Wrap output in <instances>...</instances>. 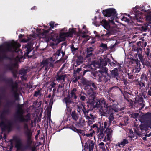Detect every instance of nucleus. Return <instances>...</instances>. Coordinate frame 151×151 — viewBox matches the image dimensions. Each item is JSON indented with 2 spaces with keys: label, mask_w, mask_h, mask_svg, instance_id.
Listing matches in <instances>:
<instances>
[{
  "label": "nucleus",
  "mask_w": 151,
  "mask_h": 151,
  "mask_svg": "<svg viewBox=\"0 0 151 151\" xmlns=\"http://www.w3.org/2000/svg\"><path fill=\"white\" fill-rule=\"evenodd\" d=\"M108 70L106 67H103L100 70L92 72L91 76L94 79L98 78V81L100 82L106 83L109 81L111 78L118 79L119 73L117 68H115L114 70H110V75L108 73Z\"/></svg>",
  "instance_id": "nucleus-1"
},
{
  "label": "nucleus",
  "mask_w": 151,
  "mask_h": 151,
  "mask_svg": "<svg viewBox=\"0 0 151 151\" xmlns=\"http://www.w3.org/2000/svg\"><path fill=\"white\" fill-rule=\"evenodd\" d=\"M96 102L94 107L99 108L102 116L106 117L109 116L108 122L110 125L111 124V121L114 118L113 113L110 109V106L106 103L104 98L98 99Z\"/></svg>",
  "instance_id": "nucleus-2"
},
{
  "label": "nucleus",
  "mask_w": 151,
  "mask_h": 151,
  "mask_svg": "<svg viewBox=\"0 0 151 151\" xmlns=\"http://www.w3.org/2000/svg\"><path fill=\"white\" fill-rule=\"evenodd\" d=\"M76 33V29L73 28H70L68 31L66 32H60L59 34V38H58L57 35L54 33H51L50 37V40L56 43L57 45L61 41H65L66 37H72L74 34Z\"/></svg>",
  "instance_id": "nucleus-3"
},
{
  "label": "nucleus",
  "mask_w": 151,
  "mask_h": 151,
  "mask_svg": "<svg viewBox=\"0 0 151 151\" xmlns=\"http://www.w3.org/2000/svg\"><path fill=\"white\" fill-rule=\"evenodd\" d=\"M21 45L19 43H18L14 41L12 43H6L5 44V48L4 49L2 45L0 46V52L1 51L3 53L2 56H0V61L4 60H11L12 59L10 57L8 56L5 53V52L12 51V49L13 47H20Z\"/></svg>",
  "instance_id": "nucleus-4"
},
{
  "label": "nucleus",
  "mask_w": 151,
  "mask_h": 151,
  "mask_svg": "<svg viewBox=\"0 0 151 151\" xmlns=\"http://www.w3.org/2000/svg\"><path fill=\"white\" fill-rule=\"evenodd\" d=\"M22 106V105H19L18 106V109L16 113V118L19 122H27L31 119L30 114L27 113L25 116H23L24 111Z\"/></svg>",
  "instance_id": "nucleus-5"
},
{
  "label": "nucleus",
  "mask_w": 151,
  "mask_h": 151,
  "mask_svg": "<svg viewBox=\"0 0 151 151\" xmlns=\"http://www.w3.org/2000/svg\"><path fill=\"white\" fill-rule=\"evenodd\" d=\"M66 77V75L64 74L63 72L60 70L57 72L56 77L55 78L54 81L52 82L50 85H56L55 83L56 81L59 82L60 81H62L63 82H64Z\"/></svg>",
  "instance_id": "nucleus-6"
},
{
  "label": "nucleus",
  "mask_w": 151,
  "mask_h": 151,
  "mask_svg": "<svg viewBox=\"0 0 151 151\" xmlns=\"http://www.w3.org/2000/svg\"><path fill=\"white\" fill-rule=\"evenodd\" d=\"M33 44L31 42H28L23 45L22 47V51L24 52V55L28 56V54L33 49Z\"/></svg>",
  "instance_id": "nucleus-7"
},
{
  "label": "nucleus",
  "mask_w": 151,
  "mask_h": 151,
  "mask_svg": "<svg viewBox=\"0 0 151 151\" xmlns=\"http://www.w3.org/2000/svg\"><path fill=\"white\" fill-rule=\"evenodd\" d=\"M103 14L105 16L110 17L111 16L115 17L117 15L116 11L115 9L113 8H110L104 10L102 11Z\"/></svg>",
  "instance_id": "nucleus-8"
},
{
  "label": "nucleus",
  "mask_w": 151,
  "mask_h": 151,
  "mask_svg": "<svg viewBox=\"0 0 151 151\" xmlns=\"http://www.w3.org/2000/svg\"><path fill=\"white\" fill-rule=\"evenodd\" d=\"M10 142L14 141L15 142V147L17 150H21L23 147V145L20 139L18 136H13V139L10 140Z\"/></svg>",
  "instance_id": "nucleus-9"
},
{
  "label": "nucleus",
  "mask_w": 151,
  "mask_h": 151,
  "mask_svg": "<svg viewBox=\"0 0 151 151\" xmlns=\"http://www.w3.org/2000/svg\"><path fill=\"white\" fill-rule=\"evenodd\" d=\"M101 25L107 30L106 33L105 34H103L101 36H106L109 37V36L112 35L111 32L109 31L110 28L109 22L106 20H103L101 22Z\"/></svg>",
  "instance_id": "nucleus-10"
},
{
  "label": "nucleus",
  "mask_w": 151,
  "mask_h": 151,
  "mask_svg": "<svg viewBox=\"0 0 151 151\" xmlns=\"http://www.w3.org/2000/svg\"><path fill=\"white\" fill-rule=\"evenodd\" d=\"M137 8L136 6L133 8L132 12L134 15V16H133V17H134V19H136L138 22H142L141 17L142 14H141V13L140 11L137 10Z\"/></svg>",
  "instance_id": "nucleus-11"
},
{
  "label": "nucleus",
  "mask_w": 151,
  "mask_h": 151,
  "mask_svg": "<svg viewBox=\"0 0 151 151\" xmlns=\"http://www.w3.org/2000/svg\"><path fill=\"white\" fill-rule=\"evenodd\" d=\"M141 119L143 122H144L148 125L151 123V113H147L145 115H143Z\"/></svg>",
  "instance_id": "nucleus-12"
},
{
  "label": "nucleus",
  "mask_w": 151,
  "mask_h": 151,
  "mask_svg": "<svg viewBox=\"0 0 151 151\" xmlns=\"http://www.w3.org/2000/svg\"><path fill=\"white\" fill-rule=\"evenodd\" d=\"M100 63L98 64V68L100 70L102 67H105V66L106 65L107 63L110 62L111 60L108 58L100 59Z\"/></svg>",
  "instance_id": "nucleus-13"
},
{
  "label": "nucleus",
  "mask_w": 151,
  "mask_h": 151,
  "mask_svg": "<svg viewBox=\"0 0 151 151\" xmlns=\"http://www.w3.org/2000/svg\"><path fill=\"white\" fill-rule=\"evenodd\" d=\"M18 66V64L17 62L13 63L10 62L8 64L5 65L4 67L6 70L11 71L14 68H17Z\"/></svg>",
  "instance_id": "nucleus-14"
},
{
  "label": "nucleus",
  "mask_w": 151,
  "mask_h": 151,
  "mask_svg": "<svg viewBox=\"0 0 151 151\" xmlns=\"http://www.w3.org/2000/svg\"><path fill=\"white\" fill-rule=\"evenodd\" d=\"M0 125H3L4 127L2 128L3 130H7L9 132L11 128L12 124L11 122L9 121H8L6 124H4L3 121H2L0 123Z\"/></svg>",
  "instance_id": "nucleus-15"
},
{
  "label": "nucleus",
  "mask_w": 151,
  "mask_h": 151,
  "mask_svg": "<svg viewBox=\"0 0 151 151\" xmlns=\"http://www.w3.org/2000/svg\"><path fill=\"white\" fill-rule=\"evenodd\" d=\"M28 71L27 69H22L19 70V74L22 75L21 78L23 80H26L28 76L27 74Z\"/></svg>",
  "instance_id": "nucleus-16"
},
{
  "label": "nucleus",
  "mask_w": 151,
  "mask_h": 151,
  "mask_svg": "<svg viewBox=\"0 0 151 151\" xmlns=\"http://www.w3.org/2000/svg\"><path fill=\"white\" fill-rule=\"evenodd\" d=\"M63 103H65L67 108H69L70 105L73 103L72 99L69 96H67L65 97L63 100Z\"/></svg>",
  "instance_id": "nucleus-17"
},
{
  "label": "nucleus",
  "mask_w": 151,
  "mask_h": 151,
  "mask_svg": "<svg viewBox=\"0 0 151 151\" xmlns=\"http://www.w3.org/2000/svg\"><path fill=\"white\" fill-rule=\"evenodd\" d=\"M83 62V57L80 55L78 56L77 57V59L75 60V62L74 63V66L76 67H77L82 63Z\"/></svg>",
  "instance_id": "nucleus-18"
},
{
  "label": "nucleus",
  "mask_w": 151,
  "mask_h": 151,
  "mask_svg": "<svg viewBox=\"0 0 151 151\" xmlns=\"http://www.w3.org/2000/svg\"><path fill=\"white\" fill-rule=\"evenodd\" d=\"M32 133L29 134H25L27 137V148L29 147H30L32 142Z\"/></svg>",
  "instance_id": "nucleus-19"
},
{
  "label": "nucleus",
  "mask_w": 151,
  "mask_h": 151,
  "mask_svg": "<svg viewBox=\"0 0 151 151\" xmlns=\"http://www.w3.org/2000/svg\"><path fill=\"white\" fill-rule=\"evenodd\" d=\"M94 51V49L92 47H89L87 48L86 54V58H90L93 55V52Z\"/></svg>",
  "instance_id": "nucleus-20"
},
{
  "label": "nucleus",
  "mask_w": 151,
  "mask_h": 151,
  "mask_svg": "<svg viewBox=\"0 0 151 151\" xmlns=\"http://www.w3.org/2000/svg\"><path fill=\"white\" fill-rule=\"evenodd\" d=\"M129 142L127 139H122L120 142H118L116 145L120 148L123 147L125 145L128 143Z\"/></svg>",
  "instance_id": "nucleus-21"
},
{
  "label": "nucleus",
  "mask_w": 151,
  "mask_h": 151,
  "mask_svg": "<svg viewBox=\"0 0 151 151\" xmlns=\"http://www.w3.org/2000/svg\"><path fill=\"white\" fill-rule=\"evenodd\" d=\"M2 80L5 82L8 85H14L13 84V79L12 78H8L5 77H4L2 78ZM14 85H18L17 83Z\"/></svg>",
  "instance_id": "nucleus-22"
},
{
  "label": "nucleus",
  "mask_w": 151,
  "mask_h": 151,
  "mask_svg": "<svg viewBox=\"0 0 151 151\" xmlns=\"http://www.w3.org/2000/svg\"><path fill=\"white\" fill-rule=\"evenodd\" d=\"M83 68L84 69L82 75V76H84L86 72L90 71L92 69L91 65H84Z\"/></svg>",
  "instance_id": "nucleus-23"
},
{
  "label": "nucleus",
  "mask_w": 151,
  "mask_h": 151,
  "mask_svg": "<svg viewBox=\"0 0 151 151\" xmlns=\"http://www.w3.org/2000/svg\"><path fill=\"white\" fill-rule=\"evenodd\" d=\"M148 74V73H147V74H146L145 73H143L142 74L140 77L141 78L140 82L142 85H145L144 81H147V80H148L147 77Z\"/></svg>",
  "instance_id": "nucleus-24"
},
{
  "label": "nucleus",
  "mask_w": 151,
  "mask_h": 151,
  "mask_svg": "<svg viewBox=\"0 0 151 151\" xmlns=\"http://www.w3.org/2000/svg\"><path fill=\"white\" fill-rule=\"evenodd\" d=\"M44 27L45 29L48 28V29L44 30L43 32L41 33L40 35L43 38L46 37L50 32L52 31V30H51V29H50L47 26H45Z\"/></svg>",
  "instance_id": "nucleus-25"
},
{
  "label": "nucleus",
  "mask_w": 151,
  "mask_h": 151,
  "mask_svg": "<svg viewBox=\"0 0 151 151\" xmlns=\"http://www.w3.org/2000/svg\"><path fill=\"white\" fill-rule=\"evenodd\" d=\"M88 143L89 151H93L94 147L95 142L93 140H90L88 141Z\"/></svg>",
  "instance_id": "nucleus-26"
},
{
  "label": "nucleus",
  "mask_w": 151,
  "mask_h": 151,
  "mask_svg": "<svg viewBox=\"0 0 151 151\" xmlns=\"http://www.w3.org/2000/svg\"><path fill=\"white\" fill-rule=\"evenodd\" d=\"M71 116L73 119L75 121H77L79 118L78 114L75 111L72 112Z\"/></svg>",
  "instance_id": "nucleus-27"
},
{
  "label": "nucleus",
  "mask_w": 151,
  "mask_h": 151,
  "mask_svg": "<svg viewBox=\"0 0 151 151\" xmlns=\"http://www.w3.org/2000/svg\"><path fill=\"white\" fill-rule=\"evenodd\" d=\"M24 133L25 134H29L32 133L31 130L29 128L28 125L27 124H25L24 126Z\"/></svg>",
  "instance_id": "nucleus-28"
},
{
  "label": "nucleus",
  "mask_w": 151,
  "mask_h": 151,
  "mask_svg": "<svg viewBox=\"0 0 151 151\" xmlns=\"http://www.w3.org/2000/svg\"><path fill=\"white\" fill-rule=\"evenodd\" d=\"M81 80L83 85H91V81H88L85 77H83Z\"/></svg>",
  "instance_id": "nucleus-29"
},
{
  "label": "nucleus",
  "mask_w": 151,
  "mask_h": 151,
  "mask_svg": "<svg viewBox=\"0 0 151 151\" xmlns=\"http://www.w3.org/2000/svg\"><path fill=\"white\" fill-rule=\"evenodd\" d=\"M117 106H115L113 108H111V106H110V109L111 110V111L112 112V114L114 118L111 121V122L112 121L114 120V111L115 112H117L119 111H120V109L119 108H118V107H116Z\"/></svg>",
  "instance_id": "nucleus-30"
},
{
  "label": "nucleus",
  "mask_w": 151,
  "mask_h": 151,
  "mask_svg": "<svg viewBox=\"0 0 151 151\" xmlns=\"http://www.w3.org/2000/svg\"><path fill=\"white\" fill-rule=\"evenodd\" d=\"M104 130L99 129L97 132V133H99L98 134V138L100 139H102L104 136Z\"/></svg>",
  "instance_id": "nucleus-31"
},
{
  "label": "nucleus",
  "mask_w": 151,
  "mask_h": 151,
  "mask_svg": "<svg viewBox=\"0 0 151 151\" xmlns=\"http://www.w3.org/2000/svg\"><path fill=\"white\" fill-rule=\"evenodd\" d=\"M48 61L47 59L45 60H43L41 62H40V66L42 67V68H43L44 66L48 65Z\"/></svg>",
  "instance_id": "nucleus-32"
},
{
  "label": "nucleus",
  "mask_w": 151,
  "mask_h": 151,
  "mask_svg": "<svg viewBox=\"0 0 151 151\" xmlns=\"http://www.w3.org/2000/svg\"><path fill=\"white\" fill-rule=\"evenodd\" d=\"M134 61L135 63L136 64V66L137 68V71H138V72H139L141 69L140 68L141 66L140 61L137 59L134 60Z\"/></svg>",
  "instance_id": "nucleus-33"
},
{
  "label": "nucleus",
  "mask_w": 151,
  "mask_h": 151,
  "mask_svg": "<svg viewBox=\"0 0 151 151\" xmlns=\"http://www.w3.org/2000/svg\"><path fill=\"white\" fill-rule=\"evenodd\" d=\"M139 128L143 132L146 130L147 129V128L148 127L147 126V125L144 124L140 125L139 126Z\"/></svg>",
  "instance_id": "nucleus-34"
},
{
  "label": "nucleus",
  "mask_w": 151,
  "mask_h": 151,
  "mask_svg": "<svg viewBox=\"0 0 151 151\" xmlns=\"http://www.w3.org/2000/svg\"><path fill=\"white\" fill-rule=\"evenodd\" d=\"M115 62H111V61L109 62V64L110 65V66L112 67H114L116 66L117 65L119 67H120V64L119 63L117 62L116 61H114Z\"/></svg>",
  "instance_id": "nucleus-35"
},
{
  "label": "nucleus",
  "mask_w": 151,
  "mask_h": 151,
  "mask_svg": "<svg viewBox=\"0 0 151 151\" xmlns=\"http://www.w3.org/2000/svg\"><path fill=\"white\" fill-rule=\"evenodd\" d=\"M82 110L84 114V116L86 118V119L89 118L87 116V115L89 112V110H86L84 107H83V108Z\"/></svg>",
  "instance_id": "nucleus-36"
},
{
  "label": "nucleus",
  "mask_w": 151,
  "mask_h": 151,
  "mask_svg": "<svg viewBox=\"0 0 151 151\" xmlns=\"http://www.w3.org/2000/svg\"><path fill=\"white\" fill-rule=\"evenodd\" d=\"M107 125V123L106 122H104V123H102L101 125L99 123V125L100 126L99 129L104 130V129L106 128Z\"/></svg>",
  "instance_id": "nucleus-37"
},
{
  "label": "nucleus",
  "mask_w": 151,
  "mask_h": 151,
  "mask_svg": "<svg viewBox=\"0 0 151 151\" xmlns=\"http://www.w3.org/2000/svg\"><path fill=\"white\" fill-rule=\"evenodd\" d=\"M77 107L78 109L79 110H78V112H80V111L81 110H82L83 108V107H84L83 103L81 102H79V104L77 105Z\"/></svg>",
  "instance_id": "nucleus-38"
},
{
  "label": "nucleus",
  "mask_w": 151,
  "mask_h": 151,
  "mask_svg": "<svg viewBox=\"0 0 151 151\" xmlns=\"http://www.w3.org/2000/svg\"><path fill=\"white\" fill-rule=\"evenodd\" d=\"M100 47H102L104 51H105L108 50V48L106 44L102 43L100 45Z\"/></svg>",
  "instance_id": "nucleus-39"
},
{
  "label": "nucleus",
  "mask_w": 151,
  "mask_h": 151,
  "mask_svg": "<svg viewBox=\"0 0 151 151\" xmlns=\"http://www.w3.org/2000/svg\"><path fill=\"white\" fill-rule=\"evenodd\" d=\"M151 50L149 48H147L146 49L145 53L148 58H149L150 57H151Z\"/></svg>",
  "instance_id": "nucleus-40"
},
{
  "label": "nucleus",
  "mask_w": 151,
  "mask_h": 151,
  "mask_svg": "<svg viewBox=\"0 0 151 151\" xmlns=\"http://www.w3.org/2000/svg\"><path fill=\"white\" fill-rule=\"evenodd\" d=\"M134 51L137 52V55L142 53V49L140 47H135L134 48Z\"/></svg>",
  "instance_id": "nucleus-41"
},
{
  "label": "nucleus",
  "mask_w": 151,
  "mask_h": 151,
  "mask_svg": "<svg viewBox=\"0 0 151 151\" xmlns=\"http://www.w3.org/2000/svg\"><path fill=\"white\" fill-rule=\"evenodd\" d=\"M12 91L16 94L18 91V86H11Z\"/></svg>",
  "instance_id": "nucleus-42"
},
{
  "label": "nucleus",
  "mask_w": 151,
  "mask_h": 151,
  "mask_svg": "<svg viewBox=\"0 0 151 151\" xmlns=\"http://www.w3.org/2000/svg\"><path fill=\"white\" fill-rule=\"evenodd\" d=\"M87 116L89 118L86 119L88 120H93L94 119L96 118V116L95 115L93 114L92 113H90L89 115L88 114Z\"/></svg>",
  "instance_id": "nucleus-43"
},
{
  "label": "nucleus",
  "mask_w": 151,
  "mask_h": 151,
  "mask_svg": "<svg viewBox=\"0 0 151 151\" xmlns=\"http://www.w3.org/2000/svg\"><path fill=\"white\" fill-rule=\"evenodd\" d=\"M137 104L138 106L139 107V110H141L142 109L144 108L145 106L144 102H138Z\"/></svg>",
  "instance_id": "nucleus-44"
},
{
  "label": "nucleus",
  "mask_w": 151,
  "mask_h": 151,
  "mask_svg": "<svg viewBox=\"0 0 151 151\" xmlns=\"http://www.w3.org/2000/svg\"><path fill=\"white\" fill-rule=\"evenodd\" d=\"M138 45H139L140 44V45H142V47H145L147 45V42H142L139 41L137 42Z\"/></svg>",
  "instance_id": "nucleus-45"
},
{
  "label": "nucleus",
  "mask_w": 151,
  "mask_h": 151,
  "mask_svg": "<svg viewBox=\"0 0 151 151\" xmlns=\"http://www.w3.org/2000/svg\"><path fill=\"white\" fill-rule=\"evenodd\" d=\"M85 121L84 119H83L82 117L79 118V124H81L82 126L84 125Z\"/></svg>",
  "instance_id": "nucleus-46"
},
{
  "label": "nucleus",
  "mask_w": 151,
  "mask_h": 151,
  "mask_svg": "<svg viewBox=\"0 0 151 151\" xmlns=\"http://www.w3.org/2000/svg\"><path fill=\"white\" fill-rule=\"evenodd\" d=\"M55 22L53 21H51L49 23V25L50 27L49 28L50 29H51L52 30V29H53L54 27H56L55 26H54Z\"/></svg>",
  "instance_id": "nucleus-47"
},
{
  "label": "nucleus",
  "mask_w": 151,
  "mask_h": 151,
  "mask_svg": "<svg viewBox=\"0 0 151 151\" xmlns=\"http://www.w3.org/2000/svg\"><path fill=\"white\" fill-rule=\"evenodd\" d=\"M71 97V99H76L77 98V96L76 95L75 93L73 91H71L70 93Z\"/></svg>",
  "instance_id": "nucleus-48"
},
{
  "label": "nucleus",
  "mask_w": 151,
  "mask_h": 151,
  "mask_svg": "<svg viewBox=\"0 0 151 151\" xmlns=\"http://www.w3.org/2000/svg\"><path fill=\"white\" fill-rule=\"evenodd\" d=\"M11 72H12L13 76L14 78H16L17 76V70H14V69L12 70L11 71Z\"/></svg>",
  "instance_id": "nucleus-49"
},
{
  "label": "nucleus",
  "mask_w": 151,
  "mask_h": 151,
  "mask_svg": "<svg viewBox=\"0 0 151 151\" xmlns=\"http://www.w3.org/2000/svg\"><path fill=\"white\" fill-rule=\"evenodd\" d=\"M133 132L132 131H130L129 133V137L131 138L134 137Z\"/></svg>",
  "instance_id": "nucleus-50"
},
{
  "label": "nucleus",
  "mask_w": 151,
  "mask_h": 151,
  "mask_svg": "<svg viewBox=\"0 0 151 151\" xmlns=\"http://www.w3.org/2000/svg\"><path fill=\"white\" fill-rule=\"evenodd\" d=\"M71 51L72 53H74L78 50V48H75L74 47V45H72L71 47Z\"/></svg>",
  "instance_id": "nucleus-51"
},
{
  "label": "nucleus",
  "mask_w": 151,
  "mask_h": 151,
  "mask_svg": "<svg viewBox=\"0 0 151 151\" xmlns=\"http://www.w3.org/2000/svg\"><path fill=\"white\" fill-rule=\"evenodd\" d=\"M100 148L103 149L105 148L104 144L103 142H101L98 144Z\"/></svg>",
  "instance_id": "nucleus-52"
},
{
  "label": "nucleus",
  "mask_w": 151,
  "mask_h": 151,
  "mask_svg": "<svg viewBox=\"0 0 151 151\" xmlns=\"http://www.w3.org/2000/svg\"><path fill=\"white\" fill-rule=\"evenodd\" d=\"M121 20L122 21H124L127 22H129V19L124 16H123V17L121 19Z\"/></svg>",
  "instance_id": "nucleus-53"
},
{
  "label": "nucleus",
  "mask_w": 151,
  "mask_h": 151,
  "mask_svg": "<svg viewBox=\"0 0 151 151\" xmlns=\"http://www.w3.org/2000/svg\"><path fill=\"white\" fill-rule=\"evenodd\" d=\"M71 129L75 132H76L78 133H81V130L78 129H77L74 127H73L71 128Z\"/></svg>",
  "instance_id": "nucleus-54"
},
{
  "label": "nucleus",
  "mask_w": 151,
  "mask_h": 151,
  "mask_svg": "<svg viewBox=\"0 0 151 151\" xmlns=\"http://www.w3.org/2000/svg\"><path fill=\"white\" fill-rule=\"evenodd\" d=\"M111 131H109V132H108L107 133V139H109L111 137Z\"/></svg>",
  "instance_id": "nucleus-55"
},
{
  "label": "nucleus",
  "mask_w": 151,
  "mask_h": 151,
  "mask_svg": "<svg viewBox=\"0 0 151 151\" xmlns=\"http://www.w3.org/2000/svg\"><path fill=\"white\" fill-rule=\"evenodd\" d=\"M41 95V93L40 92V91H35V93L34 95V96H37L38 95Z\"/></svg>",
  "instance_id": "nucleus-56"
},
{
  "label": "nucleus",
  "mask_w": 151,
  "mask_h": 151,
  "mask_svg": "<svg viewBox=\"0 0 151 151\" xmlns=\"http://www.w3.org/2000/svg\"><path fill=\"white\" fill-rule=\"evenodd\" d=\"M30 38L29 37H27V39H23L22 40V42H27L30 41Z\"/></svg>",
  "instance_id": "nucleus-57"
},
{
  "label": "nucleus",
  "mask_w": 151,
  "mask_h": 151,
  "mask_svg": "<svg viewBox=\"0 0 151 151\" xmlns=\"http://www.w3.org/2000/svg\"><path fill=\"white\" fill-rule=\"evenodd\" d=\"M61 53V50L59 49L56 52L55 54L58 56V57L60 55V53Z\"/></svg>",
  "instance_id": "nucleus-58"
},
{
  "label": "nucleus",
  "mask_w": 151,
  "mask_h": 151,
  "mask_svg": "<svg viewBox=\"0 0 151 151\" xmlns=\"http://www.w3.org/2000/svg\"><path fill=\"white\" fill-rule=\"evenodd\" d=\"M93 135V134L91 132L89 133H88L86 134H85L84 135L86 136L87 137H90L92 136Z\"/></svg>",
  "instance_id": "nucleus-59"
},
{
  "label": "nucleus",
  "mask_w": 151,
  "mask_h": 151,
  "mask_svg": "<svg viewBox=\"0 0 151 151\" xmlns=\"http://www.w3.org/2000/svg\"><path fill=\"white\" fill-rule=\"evenodd\" d=\"M88 124L89 126H90L91 124H92L93 122H94L93 120H90V119L88 120Z\"/></svg>",
  "instance_id": "nucleus-60"
},
{
  "label": "nucleus",
  "mask_w": 151,
  "mask_h": 151,
  "mask_svg": "<svg viewBox=\"0 0 151 151\" xmlns=\"http://www.w3.org/2000/svg\"><path fill=\"white\" fill-rule=\"evenodd\" d=\"M139 115V113H135L133 114L132 116L134 118H136Z\"/></svg>",
  "instance_id": "nucleus-61"
},
{
  "label": "nucleus",
  "mask_w": 151,
  "mask_h": 151,
  "mask_svg": "<svg viewBox=\"0 0 151 151\" xmlns=\"http://www.w3.org/2000/svg\"><path fill=\"white\" fill-rule=\"evenodd\" d=\"M137 101L138 102H144V101L143 100V98L142 97L139 98Z\"/></svg>",
  "instance_id": "nucleus-62"
},
{
  "label": "nucleus",
  "mask_w": 151,
  "mask_h": 151,
  "mask_svg": "<svg viewBox=\"0 0 151 151\" xmlns=\"http://www.w3.org/2000/svg\"><path fill=\"white\" fill-rule=\"evenodd\" d=\"M138 58L140 60L141 62L142 61V60H143L142 56V54H138Z\"/></svg>",
  "instance_id": "nucleus-63"
},
{
  "label": "nucleus",
  "mask_w": 151,
  "mask_h": 151,
  "mask_svg": "<svg viewBox=\"0 0 151 151\" xmlns=\"http://www.w3.org/2000/svg\"><path fill=\"white\" fill-rule=\"evenodd\" d=\"M82 70V69L79 68H77V69L76 70H74L75 72L76 73H79V72Z\"/></svg>",
  "instance_id": "nucleus-64"
}]
</instances>
